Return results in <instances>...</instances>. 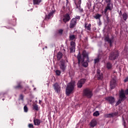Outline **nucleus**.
Wrapping results in <instances>:
<instances>
[{
    "label": "nucleus",
    "mask_w": 128,
    "mask_h": 128,
    "mask_svg": "<svg viewBox=\"0 0 128 128\" xmlns=\"http://www.w3.org/2000/svg\"><path fill=\"white\" fill-rule=\"evenodd\" d=\"M77 59L78 60V64H82V66H84V68H87V66H88V62H90V58H88V53L86 50H83L82 56V54H80V52H78Z\"/></svg>",
    "instance_id": "obj_1"
},
{
    "label": "nucleus",
    "mask_w": 128,
    "mask_h": 128,
    "mask_svg": "<svg viewBox=\"0 0 128 128\" xmlns=\"http://www.w3.org/2000/svg\"><path fill=\"white\" fill-rule=\"evenodd\" d=\"M75 86L76 82H74V81H72L68 84L67 85V86L66 88V94L68 96H70L71 94L74 92Z\"/></svg>",
    "instance_id": "obj_2"
},
{
    "label": "nucleus",
    "mask_w": 128,
    "mask_h": 128,
    "mask_svg": "<svg viewBox=\"0 0 128 128\" xmlns=\"http://www.w3.org/2000/svg\"><path fill=\"white\" fill-rule=\"evenodd\" d=\"M94 94L90 88H86L83 90V96H86L88 98H92Z\"/></svg>",
    "instance_id": "obj_3"
},
{
    "label": "nucleus",
    "mask_w": 128,
    "mask_h": 128,
    "mask_svg": "<svg viewBox=\"0 0 128 128\" xmlns=\"http://www.w3.org/2000/svg\"><path fill=\"white\" fill-rule=\"evenodd\" d=\"M118 51L112 52L110 54L109 60H116L118 58Z\"/></svg>",
    "instance_id": "obj_4"
},
{
    "label": "nucleus",
    "mask_w": 128,
    "mask_h": 128,
    "mask_svg": "<svg viewBox=\"0 0 128 128\" xmlns=\"http://www.w3.org/2000/svg\"><path fill=\"white\" fill-rule=\"evenodd\" d=\"M112 8H114V4L112 3V2L107 3L106 6L104 10V14L106 15V12H108V10H112Z\"/></svg>",
    "instance_id": "obj_5"
},
{
    "label": "nucleus",
    "mask_w": 128,
    "mask_h": 128,
    "mask_svg": "<svg viewBox=\"0 0 128 128\" xmlns=\"http://www.w3.org/2000/svg\"><path fill=\"white\" fill-rule=\"evenodd\" d=\"M126 98V96L124 94V90L122 89L119 92V100H120L124 102Z\"/></svg>",
    "instance_id": "obj_6"
},
{
    "label": "nucleus",
    "mask_w": 128,
    "mask_h": 128,
    "mask_svg": "<svg viewBox=\"0 0 128 128\" xmlns=\"http://www.w3.org/2000/svg\"><path fill=\"white\" fill-rule=\"evenodd\" d=\"M52 86L56 92L57 94L60 92V86L58 84V83L56 82L52 85Z\"/></svg>",
    "instance_id": "obj_7"
},
{
    "label": "nucleus",
    "mask_w": 128,
    "mask_h": 128,
    "mask_svg": "<svg viewBox=\"0 0 128 128\" xmlns=\"http://www.w3.org/2000/svg\"><path fill=\"white\" fill-rule=\"evenodd\" d=\"M76 26V18H72L70 22L69 28H74Z\"/></svg>",
    "instance_id": "obj_8"
},
{
    "label": "nucleus",
    "mask_w": 128,
    "mask_h": 128,
    "mask_svg": "<svg viewBox=\"0 0 128 128\" xmlns=\"http://www.w3.org/2000/svg\"><path fill=\"white\" fill-rule=\"evenodd\" d=\"M60 69L62 70V72H64V70H66V61L64 60H60Z\"/></svg>",
    "instance_id": "obj_9"
},
{
    "label": "nucleus",
    "mask_w": 128,
    "mask_h": 128,
    "mask_svg": "<svg viewBox=\"0 0 128 128\" xmlns=\"http://www.w3.org/2000/svg\"><path fill=\"white\" fill-rule=\"evenodd\" d=\"M70 14H64L62 22H64V24H66V22H70Z\"/></svg>",
    "instance_id": "obj_10"
},
{
    "label": "nucleus",
    "mask_w": 128,
    "mask_h": 128,
    "mask_svg": "<svg viewBox=\"0 0 128 128\" xmlns=\"http://www.w3.org/2000/svg\"><path fill=\"white\" fill-rule=\"evenodd\" d=\"M106 100V102H108L110 104H112L114 102H116V99L114 98V97L112 96H108L105 98Z\"/></svg>",
    "instance_id": "obj_11"
},
{
    "label": "nucleus",
    "mask_w": 128,
    "mask_h": 128,
    "mask_svg": "<svg viewBox=\"0 0 128 128\" xmlns=\"http://www.w3.org/2000/svg\"><path fill=\"white\" fill-rule=\"evenodd\" d=\"M112 40H114V36H112L111 38H110V36H108V33H107V36H105L104 40L105 42H108V44H110V46H112Z\"/></svg>",
    "instance_id": "obj_12"
},
{
    "label": "nucleus",
    "mask_w": 128,
    "mask_h": 128,
    "mask_svg": "<svg viewBox=\"0 0 128 128\" xmlns=\"http://www.w3.org/2000/svg\"><path fill=\"white\" fill-rule=\"evenodd\" d=\"M84 82H86V79L82 78L80 80L77 84V86L79 88H82V85L84 84Z\"/></svg>",
    "instance_id": "obj_13"
},
{
    "label": "nucleus",
    "mask_w": 128,
    "mask_h": 128,
    "mask_svg": "<svg viewBox=\"0 0 128 128\" xmlns=\"http://www.w3.org/2000/svg\"><path fill=\"white\" fill-rule=\"evenodd\" d=\"M70 52H76V42L74 41H72L70 42Z\"/></svg>",
    "instance_id": "obj_14"
},
{
    "label": "nucleus",
    "mask_w": 128,
    "mask_h": 128,
    "mask_svg": "<svg viewBox=\"0 0 128 128\" xmlns=\"http://www.w3.org/2000/svg\"><path fill=\"white\" fill-rule=\"evenodd\" d=\"M118 114V112H114L109 114H106L104 117L106 118H114V116H116Z\"/></svg>",
    "instance_id": "obj_15"
},
{
    "label": "nucleus",
    "mask_w": 128,
    "mask_h": 128,
    "mask_svg": "<svg viewBox=\"0 0 128 128\" xmlns=\"http://www.w3.org/2000/svg\"><path fill=\"white\" fill-rule=\"evenodd\" d=\"M116 86V80L112 79L110 82V88L111 90H114Z\"/></svg>",
    "instance_id": "obj_16"
},
{
    "label": "nucleus",
    "mask_w": 128,
    "mask_h": 128,
    "mask_svg": "<svg viewBox=\"0 0 128 128\" xmlns=\"http://www.w3.org/2000/svg\"><path fill=\"white\" fill-rule=\"evenodd\" d=\"M96 76L98 78V80H102V78H104V74H102V73L100 72V69H98L96 70Z\"/></svg>",
    "instance_id": "obj_17"
},
{
    "label": "nucleus",
    "mask_w": 128,
    "mask_h": 128,
    "mask_svg": "<svg viewBox=\"0 0 128 128\" xmlns=\"http://www.w3.org/2000/svg\"><path fill=\"white\" fill-rule=\"evenodd\" d=\"M14 88L15 90H22L24 86H22L21 82H18L17 84V86H14Z\"/></svg>",
    "instance_id": "obj_18"
},
{
    "label": "nucleus",
    "mask_w": 128,
    "mask_h": 128,
    "mask_svg": "<svg viewBox=\"0 0 128 128\" xmlns=\"http://www.w3.org/2000/svg\"><path fill=\"white\" fill-rule=\"evenodd\" d=\"M9 24H12L13 26H14L16 24V18H14L13 20H10L8 21Z\"/></svg>",
    "instance_id": "obj_19"
},
{
    "label": "nucleus",
    "mask_w": 128,
    "mask_h": 128,
    "mask_svg": "<svg viewBox=\"0 0 128 128\" xmlns=\"http://www.w3.org/2000/svg\"><path fill=\"white\" fill-rule=\"evenodd\" d=\"M122 16L123 20L124 22H126V20L128 18V14L126 12H124L122 14Z\"/></svg>",
    "instance_id": "obj_20"
},
{
    "label": "nucleus",
    "mask_w": 128,
    "mask_h": 128,
    "mask_svg": "<svg viewBox=\"0 0 128 128\" xmlns=\"http://www.w3.org/2000/svg\"><path fill=\"white\" fill-rule=\"evenodd\" d=\"M98 122L96 120H92L90 122V126L91 128H94L96 126Z\"/></svg>",
    "instance_id": "obj_21"
},
{
    "label": "nucleus",
    "mask_w": 128,
    "mask_h": 128,
    "mask_svg": "<svg viewBox=\"0 0 128 128\" xmlns=\"http://www.w3.org/2000/svg\"><path fill=\"white\" fill-rule=\"evenodd\" d=\"M34 126H40V120L34 118L33 120Z\"/></svg>",
    "instance_id": "obj_22"
},
{
    "label": "nucleus",
    "mask_w": 128,
    "mask_h": 128,
    "mask_svg": "<svg viewBox=\"0 0 128 128\" xmlns=\"http://www.w3.org/2000/svg\"><path fill=\"white\" fill-rule=\"evenodd\" d=\"M54 16V11H52L50 13L48 14V15H46L45 17V20H50L52 16Z\"/></svg>",
    "instance_id": "obj_23"
},
{
    "label": "nucleus",
    "mask_w": 128,
    "mask_h": 128,
    "mask_svg": "<svg viewBox=\"0 0 128 128\" xmlns=\"http://www.w3.org/2000/svg\"><path fill=\"white\" fill-rule=\"evenodd\" d=\"M56 56L58 60H60V59L62 58V52H58Z\"/></svg>",
    "instance_id": "obj_24"
},
{
    "label": "nucleus",
    "mask_w": 128,
    "mask_h": 128,
    "mask_svg": "<svg viewBox=\"0 0 128 128\" xmlns=\"http://www.w3.org/2000/svg\"><path fill=\"white\" fill-rule=\"evenodd\" d=\"M90 26H92V24H88L87 23H85L84 28L86 30H90Z\"/></svg>",
    "instance_id": "obj_25"
},
{
    "label": "nucleus",
    "mask_w": 128,
    "mask_h": 128,
    "mask_svg": "<svg viewBox=\"0 0 128 128\" xmlns=\"http://www.w3.org/2000/svg\"><path fill=\"white\" fill-rule=\"evenodd\" d=\"M106 68L108 70H112V64L110 63V62H108L106 64Z\"/></svg>",
    "instance_id": "obj_26"
},
{
    "label": "nucleus",
    "mask_w": 128,
    "mask_h": 128,
    "mask_svg": "<svg viewBox=\"0 0 128 128\" xmlns=\"http://www.w3.org/2000/svg\"><path fill=\"white\" fill-rule=\"evenodd\" d=\"M70 40H76V35L71 34L69 36Z\"/></svg>",
    "instance_id": "obj_27"
},
{
    "label": "nucleus",
    "mask_w": 128,
    "mask_h": 128,
    "mask_svg": "<svg viewBox=\"0 0 128 128\" xmlns=\"http://www.w3.org/2000/svg\"><path fill=\"white\" fill-rule=\"evenodd\" d=\"M42 2V0H33L34 4H40Z\"/></svg>",
    "instance_id": "obj_28"
},
{
    "label": "nucleus",
    "mask_w": 128,
    "mask_h": 128,
    "mask_svg": "<svg viewBox=\"0 0 128 128\" xmlns=\"http://www.w3.org/2000/svg\"><path fill=\"white\" fill-rule=\"evenodd\" d=\"M102 16V15L100 14H96L95 16H94V18L96 20H100V17Z\"/></svg>",
    "instance_id": "obj_29"
},
{
    "label": "nucleus",
    "mask_w": 128,
    "mask_h": 128,
    "mask_svg": "<svg viewBox=\"0 0 128 128\" xmlns=\"http://www.w3.org/2000/svg\"><path fill=\"white\" fill-rule=\"evenodd\" d=\"M33 110H35L38 112V106L36 104L33 105Z\"/></svg>",
    "instance_id": "obj_30"
},
{
    "label": "nucleus",
    "mask_w": 128,
    "mask_h": 128,
    "mask_svg": "<svg viewBox=\"0 0 128 128\" xmlns=\"http://www.w3.org/2000/svg\"><path fill=\"white\" fill-rule=\"evenodd\" d=\"M24 96L22 94H20L19 96L18 100L24 102Z\"/></svg>",
    "instance_id": "obj_31"
},
{
    "label": "nucleus",
    "mask_w": 128,
    "mask_h": 128,
    "mask_svg": "<svg viewBox=\"0 0 128 128\" xmlns=\"http://www.w3.org/2000/svg\"><path fill=\"white\" fill-rule=\"evenodd\" d=\"M94 116H100V112L98 111H96L93 114Z\"/></svg>",
    "instance_id": "obj_32"
},
{
    "label": "nucleus",
    "mask_w": 128,
    "mask_h": 128,
    "mask_svg": "<svg viewBox=\"0 0 128 128\" xmlns=\"http://www.w3.org/2000/svg\"><path fill=\"white\" fill-rule=\"evenodd\" d=\"M98 62H100V58L98 57L96 58L94 60V63L96 64H98Z\"/></svg>",
    "instance_id": "obj_33"
},
{
    "label": "nucleus",
    "mask_w": 128,
    "mask_h": 128,
    "mask_svg": "<svg viewBox=\"0 0 128 128\" xmlns=\"http://www.w3.org/2000/svg\"><path fill=\"white\" fill-rule=\"evenodd\" d=\"M24 112H28V106H26V105L24 106Z\"/></svg>",
    "instance_id": "obj_34"
},
{
    "label": "nucleus",
    "mask_w": 128,
    "mask_h": 128,
    "mask_svg": "<svg viewBox=\"0 0 128 128\" xmlns=\"http://www.w3.org/2000/svg\"><path fill=\"white\" fill-rule=\"evenodd\" d=\"M55 72H56V74L58 76H60V74L62 73V72L60 70H56Z\"/></svg>",
    "instance_id": "obj_35"
},
{
    "label": "nucleus",
    "mask_w": 128,
    "mask_h": 128,
    "mask_svg": "<svg viewBox=\"0 0 128 128\" xmlns=\"http://www.w3.org/2000/svg\"><path fill=\"white\" fill-rule=\"evenodd\" d=\"M122 102H123L122 100H120V99H119L116 104V106H118V104H120Z\"/></svg>",
    "instance_id": "obj_36"
},
{
    "label": "nucleus",
    "mask_w": 128,
    "mask_h": 128,
    "mask_svg": "<svg viewBox=\"0 0 128 128\" xmlns=\"http://www.w3.org/2000/svg\"><path fill=\"white\" fill-rule=\"evenodd\" d=\"M122 122H123V126H124V128H126V120H124V117H122Z\"/></svg>",
    "instance_id": "obj_37"
},
{
    "label": "nucleus",
    "mask_w": 128,
    "mask_h": 128,
    "mask_svg": "<svg viewBox=\"0 0 128 128\" xmlns=\"http://www.w3.org/2000/svg\"><path fill=\"white\" fill-rule=\"evenodd\" d=\"M22 92H24V94H28V92L26 91V88H24V90H22Z\"/></svg>",
    "instance_id": "obj_38"
},
{
    "label": "nucleus",
    "mask_w": 128,
    "mask_h": 128,
    "mask_svg": "<svg viewBox=\"0 0 128 128\" xmlns=\"http://www.w3.org/2000/svg\"><path fill=\"white\" fill-rule=\"evenodd\" d=\"M106 4H108L110 2H112V0H104ZM102 2H104V0H102Z\"/></svg>",
    "instance_id": "obj_39"
},
{
    "label": "nucleus",
    "mask_w": 128,
    "mask_h": 128,
    "mask_svg": "<svg viewBox=\"0 0 128 128\" xmlns=\"http://www.w3.org/2000/svg\"><path fill=\"white\" fill-rule=\"evenodd\" d=\"M75 18L76 20H80V16H76V18Z\"/></svg>",
    "instance_id": "obj_40"
},
{
    "label": "nucleus",
    "mask_w": 128,
    "mask_h": 128,
    "mask_svg": "<svg viewBox=\"0 0 128 128\" xmlns=\"http://www.w3.org/2000/svg\"><path fill=\"white\" fill-rule=\"evenodd\" d=\"M28 128H34V124H29L28 125Z\"/></svg>",
    "instance_id": "obj_41"
},
{
    "label": "nucleus",
    "mask_w": 128,
    "mask_h": 128,
    "mask_svg": "<svg viewBox=\"0 0 128 128\" xmlns=\"http://www.w3.org/2000/svg\"><path fill=\"white\" fill-rule=\"evenodd\" d=\"M105 16H106V18L107 22H110V17H108V13H106V15L105 14Z\"/></svg>",
    "instance_id": "obj_42"
},
{
    "label": "nucleus",
    "mask_w": 128,
    "mask_h": 128,
    "mask_svg": "<svg viewBox=\"0 0 128 128\" xmlns=\"http://www.w3.org/2000/svg\"><path fill=\"white\" fill-rule=\"evenodd\" d=\"M78 4L80 6V4H82V0H79L78 1Z\"/></svg>",
    "instance_id": "obj_43"
},
{
    "label": "nucleus",
    "mask_w": 128,
    "mask_h": 128,
    "mask_svg": "<svg viewBox=\"0 0 128 128\" xmlns=\"http://www.w3.org/2000/svg\"><path fill=\"white\" fill-rule=\"evenodd\" d=\"M124 94H126L128 95V89L126 90L124 92Z\"/></svg>",
    "instance_id": "obj_44"
},
{
    "label": "nucleus",
    "mask_w": 128,
    "mask_h": 128,
    "mask_svg": "<svg viewBox=\"0 0 128 128\" xmlns=\"http://www.w3.org/2000/svg\"><path fill=\"white\" fill-rule=\"evenodd\" d=\"M128 82V76L126 77L124 80V82Z\"/></svg>",
    "instance_id": "obj_45"
},
{
    "label": "nucleus",
    "mask_w": 128,
    "mask_h": 128,
    "mask_svg": "<svg viewBox=\"0 0 128 128\" xmlns=\"http://www.w3.org/2000/svg\"><path fill=\"white\" fill-rule=\"evenodd\" d=\"M74 0V4L76 6V8H78V4H76V0Z\"/></svg>",
    "instance_id": "obj_46"
},
{
    "label": "nucleus",
    "mask_w": 128,
    "mask_h": 128,
    "mask_svg": "<svg viewBox=\"0 0 128 128\" xmlns=\"http://www.w3.org/2000/svg\"><path fill=\"white\" fill-rule=\"evenodd\" d=\"M64 32V30L62 29H60L58 31V32Z\"/></svg>",
    "instance_id": "obj_47"
},
{
    "label": "nucleus",
    "mask_w": 128,
    "mask_h": 128,
    "mask_svg": "<svg viewBox=\"0 0 128 128\" xmlns=\"http://www.w3.org/2000/svg\"><path fill=\"white\" fill-rule=\"evenodd\" d=\"M119 14L120 16H122V10L120 11Z\"/></svg>",
    "instance_id": "obj_48"
},
{
    "label": "nucleus",
    "mask_w": 128,
    "mask_h": 128,
    "mask_svg": "<svg viewBox=\"0 0 128 128\" xmlns=\"http://www.w3.org/2000/svg\"><path fill=\"white\" fill-rule=\"evenodd\" d=\"M39 104H42V100H39Z\"/></svg>",
    "instance_id": "obj_49"
},
{
    "label": "nucleus",
    "mask_w": 128,
    "mask_h": 128,
    "mask_svg": "<svg viewBox=\"0 0 128 128\" xmlns=\"http://www.w3.org/2000/svg\"><path fill=\"white\" fill-rule=\"evenodd\" d=\"M68 0H67V1H66V6H68Z\"/></svg>",
    "instance_id": "obj_50"
},
{
    "label": "nucleus",
    "mask_w": 128,
    "mask_h": 128,
    "mask_svg": "<svg viewBox=\"0 0 128 128\" xmlns=\"http://www.w3.org/2000/svg\"><path fill=\"white\" fill-rule=\"evenodd\" d=\"M62 34V33L61 32V33H57V34Z\"/></svg>",
    "instance_id": "obj_51"
},
{
    "label": "nucleus",
    "mask_w": 128,
    "mask_h": 128,
    "mask_svg": "<svg viewBox=\"0 0 128 128\" xmlns=\"http://www.w3.org/2000/svg\"><path fill=\"white\" fill-rule=\"evenodd\" d=\"M64 6L63 7H62V8H63V10H64Z\"/></svg>",
    "instance_id": "obj_52"
},
{
    "label": "nucleus",
    "mask_w": 128,
    "mask_h": 128,
    "mask_svg": "<svg viewBox=\"0 0 128 128\" xmlns=\"http://www.w3.org/2000/svg\"><path fill=\"white\" fill-rule=\"evenodd\" d=\"M88 10H90V6H88Z\"/></svg>",
    "instance_id": "obj_53"
},
{
    "label": "nucleus",
    "mask_w": 128,
    "mask_h": 128,
    "mask_svg": "<svg viewBox=\"0 0 128 128\" xmlns=\"http://www.w3.org/2000/svg\"><path fill=\"white\" fill-rule=\"evenodd\" d=\"M81 12H83V10H82H82H81Z\"/></svg>",
    "instance_id": "obj_54"
},
{
    "label": "nucleus",
    "mask_w": 128,
    "mask_h": 128,
    "mask_svg": "<svg viewBox=\"0 0 128 128\" xmlns=\"http://www.w3.org/2000/svg\"><path fill=\"white\" fill-rule=\"evenodd\" d=\"M2 100H4V99L3 98V99H2Z\"/></svg>",
    "instance_id": "obj_55"
},
{
    "label": "nucleus",
    "mask_w": 128,
    "mask_h": 128,
    "mask_svg": "<svg viewBox=\"0 0 128 128\" xmlns=\"http://www.w3.org/2000/svg\"><path fill=\"white\" fill-rule=\"evenodd\" d=\"M66 61L67 62H68V60H66Z\"/></svg>",
    "instance_id": "obj_56"
}]
</instances>
